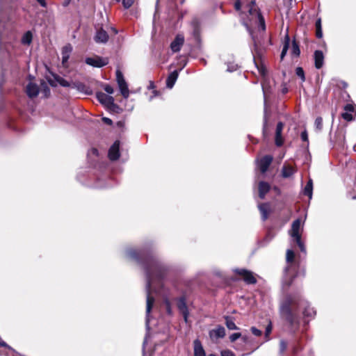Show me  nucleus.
<instances>
[{
	"mask_svg": "<svg viewBox=\"0 0 356 356\" xmlns=\"http://www.w3.org/2000/svg\"><path fill=\"white\" fill-rule=\"evenodd\" d=\"M284 124L281 122H278L275 131V144L277 146H281L283 144L284 140L282 136Z\"/></svg>",
	"mask_w": 356,
	"mask_h": 356,
	"instance_id": "nucleus-17",
	"label": "nucleus"
},
{
	"mask_svg": "<svg viewBox=\"0 0 356 356\" xmlns=\"http://www.w3.org/2000/svg\"><path fill=\"white\" fill-rule=\"evenodd\" d=\"M209 356H216V355L211 354V355H209Z\"/></svg>",
	"mask_w": 356,
	"mask_h": 356,
	"instance_id": "nucleus-55",
	"label": "nucleus"
},
{
	"mask_svg": "<svg viewBox=\"0 0 356 356\" xmlns=\"http://www.w3.org/2000/svg\"><path fill=\"white\" fill-rule=\"evenodd\" d=\"M112 31H113L114 34H117L118 33V31L115 28H112Z\"/></svg>",
	"mask_w": 356,
	"mask_h": 356,
	"instance_id": "nucleus-53",
	"label": "nucleus"
},
{
	"mask_svg": "<svg viewBox=\"0 0 356 356\" xmlns=\"http://www.w3.org/2000/svg\"><path fill=\"white\" fill-rule=\"evenodd\" d=\"M194 344V356H206L204 350L200 340L195 339Z\"/></svg>",
	"mask_w": 356,
	"mask_h": 356,
	"instance_id": "nucleus-22",
	"label": "nucleus"
},
{
	"mask_svg": "<svg viewBox=\"0 0 356 356\" xmlns=\"http://www.w3.org/2000/svg\"><path fill=\"white\" fill-rule=\"evenodd\" d=\"M235 272L241 275L243 280L248 284H254L257 280L253 275L252 273L245 269H236Z\"/></svg>",
	"mask_w": 356,
	"mask_h": 356,
	"instance_id": "nucleus-6",
	"label": "nucleus"
},
{
	"mask_svg": "<svg viewBox=\"0 0 356 356\" xmlns=\"http://www.w3.org/2000/svg\"><path fill=\"white\" fill-rule=\"evenodd\" d=\"M286 343L284 340H281L280 343V352L283 353L286 350Z\"/></svg>",
	"mask_w": 356,
	"mask_h": 356,
	"instance_id": "nucleus-39",
	"label": "nucleus"
},
{
	"mask_svg": "<svg viewBox=\"0 0 356 356\" xmlns=\"http://www.w3.org/2000/svg\"><path fill=\"white\" fill-rule=\"evenodd\" d=\"M127 255L131 259H138L140 256V253L135 250L131 249L127 251Z\"/></svg>",
	"mask_w": 356,
	"mask_h": 356,
	"instance_id": "nucleus-31",
	"label": "nucleus"
},
{
	"mask_svg": "<svg viewBox=\"0 0 356 356\" xmlns=\"http://www.w3.org/2000/svg\"><path fill=\"white\" fill-rule=\"evenodd\" d=\"M300 227L301 220L300 219L294 220L292 223L291 229L289 231V234L291 237L293 238V240L296 242L300 251L302 252H305L306 249L305 245L301 241Z\"/></svg>",
	"mask_w": 356,
	"mask_h": 356,
	"instance_id": "nucleus-2",
	"label": "nucleus"
},
{
	"mask_svg": "<svg viewBox=\"0 0 356 356\" xmlns=\"http://www.w3.org/2000/svg\"><path fill=\"white\" fill-rule=\"evenodd\" d=\"M301 138L303 141H307L308 140V135L306 131H302L301 134Z\"/></svg>",
	"mask_w": 356,
	"mask_h": 356,
	"instance_id": "nucleus-44",
	"label": "nucleus"
},
{
	"mask_svg": "<svg viewBox=\"0 0 356 356\" xmlns=\"http://www.w3.org/2000/svg\"><path fill=\"white\" fill-rule=\"evenodd\" d=\"M102 120L107 124H109V125L112 124V120L108 118H103Z\"/></svg>",
	"mask_w": 356,
	"mask_h": 356,
	"instance_id": "nucleus-48",
	"label": "nucleus"
},
{
	"mask_svg": "<svg viewBox=\"0 0 356 356\" xmlns=\"http://www.w3.org/2000/svg\"><path fill=\"white\" fill-rule=\"evenodd\" d=\"M251 331L254 335L257 336V337L261 336V333H262L260 330L256 328L255 327H252Z\"/></svg>",
	"mask_w": 356,
	"mask_h": 356,
	"instance_id": "nucleus-40",
	"label": "nucleus"
},
{
	"mask_svg": "<svg viewBox=\"0 0 356 356\" xmlns=\"http://www.w3.org/2000/svg\"><path fill=\"white\" fill-rule=\"evenodd\" d=\"M42 7L46 6L45 0H36Z\"/></svg>",
	"mask_w": 356,
	"mask_h": 356,
	"instance_id": "nucleus-50",
	"label": "nucleus"
},
{
	"mask_svg": "<svg viewBox=\"0 0 356 356\" xmlns=\"http://www.w3.org/2000/svg\"><path fill=\"white\" fill-rule=\"evenodd\" d=\"M314 126L318 131H321L323 128V120L321 117H318L314 122Z\"/></svg>",
	"mask_w": 356,
	"mask_h": 356,
	"instance_id": "nucleus-32",
	"label": "nucleus"
},
{
	"mask_svg": "<svg viewBox=\"0 0 356 356\" xmlns=\"http://www.w3.org/2000/svg\"><path fill=\"white\" fill-rule=\"evenodd\" d=\"M241 338H242V340L243 341V342H247L248 341V337L247 336H241Z\"/></svg>",
	"mask_w": 356,
	"mask_h": 356,
	"instance_id": "nucleus-52",
	"label": "nucleus"
},
{
	"mask_svg": "<svg viewBox=\"0 0 356 356\" xmlns=\"http://www.w3.org/2000/svg\"><path fill=\"white\" fill-rule=\"evenodd\" d=\"M145 270L147 275V306H146V325H149V314L154 302V298L152 296V293H159L156 289L155 282H160L163 274V267L156 261L149 260L147 261L145 266Z\"/></svg>",
	"mask_w": 356,
	"mask_h": 356,
	"instance_id": "nucleus-1",
	"label": "nucleus"
},
{
	"mask_svg": "<svg viewBox=\"0 0 356 356\" xmlns=\"http://www.w3.org/2000/svg\"><path fill=\"white\" fill-rule=\"evenodd\" d=\"M258 207L261 212L262 220H266L268 217L269 205L268 204H260Z\"/></svg>",
	"mask_w": 356,
	"mask_h": 356,
	"instance_id": "nucleus-25",
	"label": "nucleus"
},
{
	"mask_svg": "<svg viewBox=\"0 0 356 356\" xmlns=\"http://www.w3.org/2000/svg\"><path fill=\"white\" fill-rule=\"evenodd\" d=\"M0 346L10 348L8 344L1 339H0Z\"/></svg>",
	"mask_w": 356,
	"mask_h": 356,
	"instance_id": "nucleus-49",
	"label": "nucleus"
},
{
	"mask_svg": "<svg viewBox=\"0 0 356 356\" xmlns=\"http://www.w3.org/2000/svg\"><path fill=\"white\" fill-rule=\"evenodd\" d=\"M177 307H178L180 312L182 314L185 322L187 323L188 311V308L186 306L185 299L184 298H181L179 300L178 303H177Z\"/></svg>",
	"mask_w": 356,
	"mask_h": 356,
	"instance_id": "nucleus-18",
	"label": "nucleus"
},
{
	"mask_svg": "<svg viewBox=\"0 0 356 356\" xmlns=\"http://www.w3.org/2000/svg\"><path fill=\"white\" fill-rule=\"evenodd\" d=\"M134 0H122L123 6L125 8H130L134 4Z\"/></svg>",
	"mask_w": 356,
	"mask_h": 356,
	"instance_id": "nucleus-37",
	"label": "nucleus"
},
{
	"mask_svg": "<svg viewBox=\"0 0 356 356\" xmlns=\"http://www.w3.org/2000/svg\"><path fill=\"white\" fill-rule=\"evenodd\" d=\"M86 63L95 67H102L108 64L106 58L99 56L90 57L86 59Z\"/></svg>",
	"mask_w": 356,
	"mask_h": 356,
	"instance_id": "nucleus-5",
	"label": "nucleus"
},
{
	"mask_svg": "<svg viewBox=\"0 0 356 356\" xmlns=\"http://www.w3.org/2000/svg\"><path fill=\"white\" fill-rule=\"evenodd\" d=\"M270 186L269 184L265 181H260L259 184V197L264 199L266 194L269 191Z\"/></svg>",
	"mask_w": 356,
	"mask_h": 356,
	"instance_id": "nucleus-21",
	"label": "nucleus"
},
{
	"mask_svg": "<svg viewBox=\"0 0 356 356\" xmlns=\"http://www.w3.org/2000/svg\"><path fill=\"white\" fill-rule=\"evenodd\" d=\"M248 13H249L250 15H251V17H252V18L250 19H252L253 18L257 19L261 24L262 29L264 30L265 29L264 20V18L261 16V13L259 12L256 4L254 2H252L251 3H250L248 6Z\"/></svg>",
	"mask_w": 356,
	"mask_h": 356,
	"instance_id": "nucleus-4",
	"label": "nucleus"
},
{
	"mask_svg": "<svg viewBox=\"0 0 356 356\" xmlns=\"http://www.w3.org/2000/svg\"><path fill=\"white\" fill-rule=\"evenodd\" d=\"M26 92L29 97H35L39 94V88L37 84L30 82L26 86Z\"/></svg>",
	"mask_w": 356,
	"mask_h": 356,
	"instance_id": "nucleus-16",
	"label": "nucleus"
},
{
	"mask_svg": "<svg viewBox=\"0 0 356 356\" xmlns=\"http://www.w3.org/2000/svg\"><path fill=\"white\" fill-rule=\"evenodd\" d=\"M293 305V300L291 299L287 300L282 306V312L286 316L287 320L293 323V317L291 315V307Z\"/></svg>",
	"mask_w": 356,
	"mask_h": 356,
	"instance_id": "nucleus-9",
	"label": "nucleus"
},
{
	"mask_svg": "<svg viewBox=\"0 0 356 356\" xmlns=\"http://www.w3.org/2000/svg\"><path fill=\"white\" fill-rule=\"evenodd\" d=\"M296 172V168L289 163H284L282 169V176L284 178H289Z\"/></svg>",
	"mask_w": 356,
	"mask_h": 356,
	"instance_id": "nucleus-15",
	"label": "nucleus"
},
{
	"mask_svg": "<svg viewBox=\"0 0 356 356\" xmlns=\"http://www.w3.org/2000/svg\"><path fill=\"white\" fill-rule=\"evenodd\" d=\"M314 63L315 67L317 69H320L323 67L324 63V56L321 51L316 50L314 52Z\"/></svg>",
	"mask_w": 356,
	"mask_h": 356,
	"instance_id": "nucleus-20",
	"label": "nucleus"
},
{
	"mask_svg": "<svg viewBox=\"0 0 356 356\" xmlns=\"http://www.w3.org/2000/svg\"><path fill=\"white\" fill-rule=\"evenodd\" d=\"M96 97L101 104L106 106H111L113 104V97L102 92H97L96 93Z\"/></svg>",
	"mask_w": 356,
	"mask_h": 356,
	"instance_id": "nucleus-8",
	"label": "nucleus"
},
{
	"mask_svg": "<svg viewBox=\"0 0 356 356\" xmlns=\"http://www.w3.org/2000/svg\"><path fill=\"white\" fill-rule=\"evenodd\" d=\"M272 332V325L271 323H269L267 327H266V332H265V337H266V341H268L269 340V334L271 333Z\"/></svg>",
	"mask_w": 356,
	"mask_h": 356,
	"instance_id": "nucleus-36",
	"label": "nucleus"
},
{
	"mask_svg": "<svg viewBox=\"0 0 356 356\" xmlns=\"http://www.w3.org/2000/svg\"><path fill=\"white\" fill-rule=\"evenodd\" d=\"M95 40L97 42L106 43L108 40V35L103 29L97 30Z\"/></svg>",
	"mask_w": 356,
	"mask_h": 356,
	"instance_id": "nucleus-19",
	"label": "nucleus"
},
{
	"mask_svg": "<svg viewBox=\"0 0 356 356\" xmlns=\"http://www.w3.org/2000/svg\"><path fill=\"white\" fill-rule=\"evenodd\" d=\"M72 51V47L70 44L64 46L62 49V63L65 67H67V65L68 59L70 58Z\"/></svg>",
	"mask_w": 356,
	"mask_h": 356,
	"instance_id": "nucleus-14",
	"label": "nucleus"
},
{
	"mask_svg": "<svg viewBox=\"0 0 356 356\" xmlns=\"http://www.w3.org/2000/svg\"><path fill=\"white\" fill-rule=\"evenodd\" d=\"M266 123H267V120H266V118H265V120H264V127H266Z\"/></svg>",
	"mask_w": 356,
	"mask_h": 356,
	"instance_id": "nucleus-54",
	"label": "nucleus"
},
{
	"mask_svg": "<svg viewBox=\"0 0 356 356\" xmlns=\"http://www.w3.org/2000/svg\"><path fill=\"white\" fill-rule=\"evenodd\" d=\"M89 154H92L94 156H97L98 155V151L97 149L95 148H92L90 149V152H89Z\"/></svg>",
	"mask_w": 356,
	"mask_h": 356,
	"instance_id": "nucleus-47",
	"label": "nucleus"
},
{
	"mask_svg": "<svg viewBox=\"0 0 356 356\" xmlns=\"http://www.w3.org/2000/svg\"><path fill=\"white\" fill-rule=\"evenodd\" d=\"M116 80L121 94L125 99L128 98L129 95L128 86L124 79L122 73L119 70L116 71Z\"/></svg>",
	"mask_w": 356,
	"mask_h": 356,
	"instance_id": "nucleus-3",
	"label": "nucleus"
},
{
	"mask_svg": "<svg viewBox=\"0 0 356 356\" xmlns=\"http://www.w3.org/2000/svg\"><path fill=\"white\" fill-rule=\"evenodd\" d=\"M83 87H84V86H83L82 83H79V84H78V86H77V88H78V90H83Z\"/></svg>",
	"mask_w": 356,
	"mask_h": 356,
	"instance_id": "nucleus-51",
	"label": "nucleus"
},
{
	"mask_svg": "<svg viewBox=\"0 0 356 356\" xmlns=\"http://www.w3.org/2000/svg\"><path fill=\"white\" fill-rule=\"evenodd\" d=\"M221 356H235L234 354L228 350H223L221 352Z\"/></svg>",
	"mask_w": 356,
	"mask_h": 356,
	"instance_id": "nucleus-43",
	"label": "nucleus"
},
{
	"mask_svg": "<svg viewBox=\"0 0 356 356\" xmlns=\"http://www.w3.org/2000/svg\"><path fill=\"white\" fill-rule=\"evenodd\" d=\"M225 324L229 330H234L238 329L235 323L229 317L225 318Z\"/></svg>",
	"mask_w": 356,
	"mask_h": 356,
	"instance_id": "nucleus-28",
	"label": "nucleus"
},
{
	"mask_svg": "<svg viewBox=\"0 0 356 356\" xmlns=\"http://www.w3.org/2000/svg\"><path fill=\"white\" fill-rule=\"evenodd\" d=\"M294 257H295V254H294L293 251L291 250H288L286 251V261L288 263L293 262Z\"/></svg>",
	"mask_w": 356,
	"mask_h": 356,
	"instance_id": "nucleus-33",
	"label": "nucleus"
},
{
	"mask_svg": "<svg viewBox=\"0 0 356 356\" xmlns=\"http://www.w3.org/2000/svg\"><path fill=\"white\" fill-rule=\"evenodd\" d=\"M57 82L63 87H70V83L65 79L61 77L56 78Z\"/></svg>",
	"mask_w": 356,
	"mask_h": 356,
	"instance_id": "nucleus-34",
	"label": "nucleus"
},
{
	"mask_svg": "<svg viewBox=\"0 0 356 356\" xmlns=\"http://www.w3.org/2000/svg\"><path fill=\"white\" fill-rule=\"evenodd\" d=\"M120 142L115 141L108 150V157L112 161L117 160L120 156Z\"/></svg>",
	"mask_w": 356,
	"mask_h": 356,
	"instance_id": "nucleus-13",
	"label": "nucleus"
},
{
	"mask_svg": "<svg viewBox=\"0 0 356 356\" xmlns=\"http://www.w3.org/2000/svg\"><path fill=\"white\" fill-rule=\"evenodd\" d=\"M296 75L298 76H299L302 81H304L305 80V73H304V71L302 70V67H297L296 70Z\"/></svg>",
	"mask_w": 356,
	"mask_h": 356,
	"instance_id": "nucleus-35",
	"label": "nucleus"
},
{
	"mask_svg": "<svg viewBox=\"0 0 356 356\" xmlns=\"http://www.w3.org/2000/svg\"><path fill=\"white\" fill-rule=\"evenodd\" d=\"M184 42V37L178 34L170 44V49L173 52L179 51Z\"/></svg>",
	"mask_w": 356,
	"mask_h": 356,
	"instance_id": "nucleus-11",
	"label": "nucleus"
},
{
	"mask_svg": "<svg viewBox=\"0 0 356 356\" xmlns=\"http://www.w3.org/2000/svg\"><path fill=\"white\" fill-rule=\"evenodd\" d=\"M33 40V34L31 31H26L22 37L21 38V43L23 45L29 46Z\"/></svg>",
	"mask_w": 356,
	"mask_h": 356,
	"instance_id": "nucleus-24",
	"label": "nucleus"
},
{
	"mask_svg": "<svg viewBox=\"0 0 356 356\" xmlns=\"http://www.w3.org/2000/svg\"><path fill=\"white\" fill-rule=\"evenodd\" d=\"M145 343H146V341H145L143 342V346H145Z\"/></svg>",
	"mask_w": 356,
	"mask_h": 356,
	"instance_id": "nucleus-56",
	"label": "nucleus"
},
{
	"mask_svg": "<svg viewBox=\"0 0 356 356\" xmlns=\"http://www.w3.org/2000/svg\"><path fill=\"white\" fill-rule=\"evenodd\" d=\"M289 44H290V38H289V35L286 34L285 36V38H284V46H283L282 53L280 55L281 60H283L284 57L286 54V52L289 47Z\"/></svg>",
	"mask_w": 356,
	"mask_h": 356,
	"instance_id": "nucleus-27",
	"label": "nucleus"
},
{
	"mask_svg": "<svg viewBox=\"0 0 356 356\" xmlns=\"http://www.w3.org/2000/svg\"><path fill=\"white\" fill-rule=\"evenodd\" d=\"M291 54L295 56H298L300 54L298 44L295 40L292 42Z\"/></svg>",
	"mask_w": 356,
	"mask_h": 356,
	"instance_id": "nucleus-29",
	"label": "nucleus"
},
{
	"mask_svg": "<svg viewBox=\"0 0 356 356\" xmlns=\"http://www.w3.org/2000/svg\"><path fill=\"white\" fill-rule=\"evenodd\" d=\"M234 7H235V9L236 10H240L241 9V2L239 0H237L236 2H235V4H234Z\"/></svg>",
	"mask_w": 356,
	"mask_h": 356,
	"instance_id": "nucleus-46",
	"label": "nucleus"
},
{
	"mask_svg": "<svg viewBox=\"0 0 356 356\" xmlns=\"http://www.w3.org/2000/svg\"><path fill=\"white\" fill-rule=\"evenodd\" d=\"M178 77V72L177 71H174L171 72L169 76L167 78L166 80V86L169 88H172L173 86L175 85L177 79Z\"/></svg>",
	"mask_w": 356,
	"mask_h": 356,
	"instance_id": "nucleus-23",
	"label": "nucleus"
},
{
	"mask_svg": "<svg viewBox=\"0 0 356 356\" xmlns=\"http://www.w3.org/2000/svg\"><path fill=\"white\" fill-rule=\"evenodd\" d=\"M225 336V329L222 326H218L216 329L209 331V337L213 341Z\"/></svg>",
	"mask_w": 356,
	"mask_h": 356,
	"instance_id": "nucleus-10",
	"label": "nucleus"
},
{
	"mask_svg": "<svg viewBox=\"0 0 356 356\" xmlns=\"http://www.w3.org/2000/svg\"><path fill=\"white\" fill-rule=\"evenodd\" d=\"M241 337V334L239 332L234 333L229 336V339L232 342L235 341Z\"/></svg>",
	"mask_w": 356,
	"mask_h": 356,
	"instance_id": "nucleus-38",
	"label": "nucleus"
},
{
	"mask_svg": "<svg viewBox=\"0 0 356 356\" xmlns=\"http://www.w3.org/2000/svg\"><path fill=\"white\" fill-rule=\"evenodd\" d=\"M304 314L305 316H312L313 315L315 314V312L313 309H306L305 311H304Z\"/></svg>",
	"mask_w": 356,
	"mask_h": 356,
	"instance_id": "nucleus-41",
	"label": "nucleus"
},
{
	"mask_svg": "<svg viewBox=\"0 0 356 356\" xmlns=\"http://www.w3.org/2000/svg\"><path fill=\"white\" fill-rule=\"evenodd\" d=\"M238 67L237 65L232 64L230 66H228L227 70L229 72H233L235 71Z\"/></svg>",
	"mask_w": 356,
	"mask_h": 356,
	"instance_id": "nucleus-45",
	"label": "nucleus"
},
{
	"mask_svg": "<svg viewBox=\"0 0 356 356\" xmlns=\"http://www.w3.org/2000/svg\"><path fill=\"white\" fill-rule=\"evenodd\" d=\"M316 37L318 38H322L323 33H322V30H321V19H318L316 22Z\"/></svg>",
	"mask_w": 356,
	"mask_h": 356,
	"instance_id": "nucleus-30",
	"label": "nucleus"
},
{
	"mask_svg": "<svg viewBox=\"0 0 356 356\" xmlns=\"http://www.w3.org/2000/svg\"><path fill=\"white\" fill-rule=\"evenodd\" d=\"M273 161V156L266 155L257 161V165L262 173H265Z\"/></svg>",
	"mask_w": 356,
	"mask_h": 356,
	"instance_id": "nucleus-7",
	"label": "nucleus"
},
{
	"mask_svg": "<svg viewBox=\"0 0 356 356\" xmlns=\"http://www.w3.org/2000/svg\"><path fill=\"white\" fill-rule=\"evenodd\" d=\"M312 192H313V182L312 179H309L308 182L307 183L306 186L304 188L303 193L304 195L309 197V199L312 197Z\"/></svg>",
	"mask_w": 356,
	"mask_h": 356,
	"instance_id": "nucleus-26",
	"label": "nucleus"
},
{
	"mask_svg": "<svg viewBox=\"0 0 356 356\" xmlns=\"http://www.w3.org/2000/svg\"><path fill=\"white\" fill-rule=\"evenodd\" d=\"M355 115V106L353 104H346L344 107V112L341 114L342 118L347 120L351 121L353 120Z\"/></svg>",
	"mask_w": 356,
	"mask_h": 356,
	"instance_id": "nucleus-12",
	"label": "nucleus"
},
{
	"mask_svg": "<svg viewBox=\"0 0 356 356\" xmlns=\"http://www.w3.org/2000/svg\"><path fill=\"white\" fill-rule=\"evenodd\" d=\"M104 90L108 93V94H113V92H114V90L112 86H111L110 85H106L104 87Z\"/></svg>",
	"mask_w": 356,
	"mask_h": 356,
	"instance_id": "nucleus-42",
	"label": "nucleus"
}]
</instances>
